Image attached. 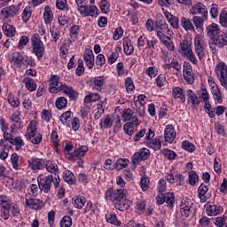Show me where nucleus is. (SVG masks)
<instances>
[{"label": "nucleus", "mask_w": 227, "mask_h": 227, "mask_svg": "<svg viewBox=\"0 0 227 227\" xmlns=\"http://www.w3.org/2000/svg\"><path fill=\"white\" fill-rule=\"evenodd\" d=\"M59 182H61L59 176L54 177L52 175L43 176V174H41L37 176L39 191L44 194H49V192H51L52 183L55 189H58V187H59Z\"/></svg>", "instance_id": "obj_1"}, {"label": "nucleus", "mask_w": 227, "mask_h": 227, "mask_svg": "<svg viewBox=\"0 0 227 227\" xmlns=\"http://www.w3.org/2000/svg\"><path fill=\"white\" fill-rule=\"evenodd\" d=\"M179 48L181 54H184L190 63L193 64L195 67H198L199 61L198 58H196V55L194 54V51H192V43L187 39L183 40L179 43Z\"/></svg>", "instance_id": "obj_2"}, {"label": "nucleus", "mask_w": 227, "mask_h": 227, "mask_svg": "<svg viewBox=\"0 0 227 227\" xmlns=\"http://www.w3.org/2000/svg\"><path fill=\"white\" fill-rule=\"evenodd\" d=\"M31 44L33 49V53L35 58L40 61L42 58H43V54H45V46L42 39L40 38V35L34 34L31 38Z\"/></svg>", "instance_id": "obj_3"}, {"label": "nucleus", "mask_w": 227, "mask_h": 227, "mask_svg": "<svg viewBox=\"0 0 227 227\" xmlns=\"http://www.w3.org/2000/svg\"><path fill=\"white\" fill-rule=\"evenodd\" d=\"M37 130V123L35 121H31L28 124L27 134L33 145H40L42 143V134L38 133Z\"/></svg>", "instance_id": "obj_4"}, {"label": "nucleus", "mask_w": 227, "mask_h": 227, "mask_svg": "<svg viewBox=\"0 0 227 227\" xmlns=\"http://www.w3.org/2000/svg\"><path fill=\"white\" fill-rule=\"evenodd\" d=\"M155 33L159 40L165 38L166 36H173V30L169 27V25L166 21L160 20L156 22Z\"/></svg>", "instance_id": "obj_5"}, {"label": "nucleus", "mask_w": 227, "mask_h": 227, "mask_svg": "<svg viewBox=\"0 0 227 227\" xmlns=\"http://www.w3.org/2000/svg\"><path fill=\"white\" fill-rule=\"evenodd\" d=\"M125 196H127L125 189L113 190L112 188H109L105 194L106 200L107 201H113L114 205L123 200Z\"/></svg>", "instance_id": "obj_6"}, {"label": "nucleus", "mask_w": 227, "mask_h": 227, "mask_svg": "<svg viewBox=\"0 0 227 227\" xmlns=\"http://www.w3.org/2000/svg\"><path fill=\"white\" fill-rule=\"evenodd\" d=\"M180 214L182 217H191V215H194V204L191 202L187 199H183L179 205Z\"/></svg>", "instance_id": "obj_7"}, {"label": "nucleus", "mask_w": 227, "mask_h": 227, "mask_svg": "<svg viewBox=\"0 0 227 227\" xmlns=\"http://www.w3.org/2000/svg\"><path fill=\"white\" fill-rule=\"evenodd\" d=\"M155 137V131L149 129L148 133L145 134V145L148 148H153V150H160L162 142L159 138Z\"/></svg>", "instance_id": "obj_8"}, {"label": "nucleus", "mask_w": 227, "mask_h": 227, "mask_svg": "<svg viewBox=\"0 0 227 227\" xmlns=\"http://www.w3.org/2000/svg\"><path fill=\"white\" fill-rule=\"evenodd\" d=\"M215 74L220 81L221 86L227 88V67L224 62H220L215 67Z\"/></svg>", "instance_id": "obj_9"}, {"label": "nucleus", "mask_w": 227, "mask_h": 227, "mask_svg": "<svg viewBox=\"0 0 227 227\" xmlns=\"http://www.w3.org/2000/svg\"><path fill=\"white\" fill-rule=\"evenodd\" d=\"M183 76L186 84H194V72L192 71V65L188 61H184L183 64Z\"/></svg>", "instance_id": "obj_10"}, {"label": "nucleus", "mask_w": 227, "mask_h": 227, "mask_svg": "<svg viewBox=\"0 0 227 227\" xmlns=\"http://www.w3.org/2000/svg\"><path fill=\"white\" fill-rule=\"evenodd\" d=\"M150 157V150L146 148L140 149L137 153H136L132 156V165L134 169H136V166L141 162V160H146Z\"/></svg>", "instance_id": "obj_11"}, {"label": "nucleus", "mask_w": 227, "mask_h": 227, "mask_svg": "<svg viewBox=\"0 0 227 227\" xmlns=\"http://www.w3.org/2000/svg\"><path fill=\"white\" fill-rule=\"evenodd\" d=\"M63 82H59V77L56 74L51 76L49 91L50 93H59L63 90Z\"/></svg>", "instance_id": "obj_12"}, {"label": "nucleus", "mask_w": 227, "mask_h": 227, "mask_svg": "<svg viewBox=\"0 0 227 227\" xmlns=\"http://www.w3.org/2000/svg\"><path fill=\"white\" fill-rule=\"evenodd\" d=\"M26 198V207L31 208V210H42L43 208V201L40 199H35L29 197L28 195L25 196Z\"/></svg>", "instance_id": "obj_13"}, {"label": "nucleus", "mask_w": 227, "mask_h": 227, "mask_svg": "<svg viewBox=\"0 0 227 227\" xmlns=\"http://www.w3.org/2000/svg\"><path fill=\"white\" fill-rule=\"evenodd\" d=\"M78 12H80L82 17H95V15H98V8L95 5H88V4L78 8Z\"/></svg>", "instance_id": "obj_14"}, {"label": "nucleus", "mask_w": 227, "mask_h": 227, "mask_svg": "<svg viewBox=\"0 0 227 227\" xmlns=\"http://www.w3.org/2000/svg\"><path fill=\"white\" fill-rule=\"evenodd\" d=\"M28 168L34 171H40V169H43L45 168V160L40 158H30L27 160Z\"/></svg>", "instance_id": "obj_15"}, {"label": "nucleus", "mask_w": 227, "mask_h": 227, "mask_svg": "<svg viewBox=\"0 0 227 227\" xmlns=\"http://www.w3.org/2000/svg\"><path fill=\"white\" fill-rule=\"evenodd\" d=\"M20 7L19 5H10L1 11V15L4 19H10L15 17L19 13Z\"/></svg>", "instance_id": "obj_16"}, {"label": "nucleus", "mask_w": 227, "mask_h": 227, "mask_svg": "<svg viewBox=\"0 0 227 227\" xmlns=\"http://www.w3.org/2000/svg\"><path fill=\"white\" fill-rule=\"evenodd\" d=\"M83 61H85L86 67L91 69L95 67V54H93V50L85 49L83 53Z\"/></svg>", "instance_id": "obj_17"}, {"label": "nucleus", "mask_w": 227, "mask_h": 227, "mask_svg": "<svg viewBox=\"0 0 227 227\" xmlns=\"http://www.w3.org/2000/svg\"><path fill=\"white\" fill-rule=\"evenodd\" d=\"M190 13L192 15H202V17H207L208 15V11L207 10V6H205L201 3H198L192 5L190 10Z\"/></svg>", "instance_id": "obj_18"}, {"label": "nucleus", "mask_w": 227, "mask_h": 227, "mask_svg": "<svg viewBox=\"0 0 227 227\" xmlns=\"http://www.w3.org/2000/svg\"><path fill=\"white\" fill-rule=\"evenodd\" d=\"M9 61L14 68H20L22 67V61H24V57H22L20 52L15 51L10 56Z\"/></svg>", "instance_id": "obj_19"}, {"label": "nucleus", "mask_w": 227, "mask_h": 227, "mask_svg": "<svg viewBox=\"0 0 227 227\" xmlns=\"http://www.w3.org/2000/svg\"><path fill=\"white\" fill-rule=\"evenodd\" d=\"M164 17L166 18L168 24L173 27V29H179L180 27V20L178 17L171 14V12L165 11L163 12Z\"/></svg>", "instance_id": "obj_20"}, {"label": "nucleus", "mask_w": 227, "mask_h": 227, "mask_svg": "<svg viewBox=\"0 0 227 227\" xmlns=\"http://www.w3.org/2000/svg\"><path fill=\"white\" fill-rule=\"evenodd\" d=\"M207 36L214 41V39L221 33L219 29V25L212 23L206 27Z\"/></svg>", "instance_id": "obj_21"}, {"label": "nucleus", "mask_w": 227, "mask_h": 227, "mask_svg": "<svg viewBox=\"0 0 227 227\" xmlns=\"http://www.w3.org/2000/svg\"><path fill=\"white\" fill-rule=\"evenodd\" d=\"M176 137V132L173 125H167L164 131V138L167 143H173Z\"/></svg>", "instance_id": "obj_22"}, {"label": "nucleus", "mask_w": 227, "mask_h": 227, "mask_svg": "<svg viewBox=\"0 0 227 227\" xmlns=\"http://www.w3.org/2000/svg\"><path fill=\"white\" fill-rule=\"evenodd\" d=\"M186 97L188 104H191L192 107H198L200 106V98L192 90H186Z\"/></svg>", "instance_id": "obj_23"}, {"label": "nucleus", "mask_w": 227, "mask_h": 227, "mask_svg": "<svg viewBox=\"0 0 227 227\" xmlns=\"http://www.w3.org/2000/svg\"><path fill=\"white\" fill-rule=\"evenodd\" d=\"M172 97L174 98H178L181 104H185V90L181 87H173L172 88Z\"/></svg>", "instance_id": "obj_24"}, {"label": "nucleus", "mask_w": 227, "mask_h": 227, "mask_svg": "<svg viewBox=\"0 0 227 227\" xmlns=\"http://www.w3.org/2000/svg\"><path fill=\"white\" fill-rule=\"evenodd\" d=\"M221 212H223V207H221V205H219V204L209 205V206H207V207H206V214L209 217H214L215 215H219V214H221Z\"/></svg>", "instance_id": "obj_25"}, {"label": "nucleus", "mask_w": 227, "mask_h": 227, "mask_svg": "<svg viewBox=\"0 0 227 227\" xmlns=\"http://www.w3.org/2000/svg\"><path fill=\"white\" fill-rule=\"evenodd\" d=\"M44 168H46V171H48V173L58 176V173H59V168L58 167V163H56V161L47 160L46 162H44Z\"/></svg>", "instance_id": "obj_26"}, {"label": "nucleus", "mask_w": 227, "mask_h": 227, "mask_svg": "<svg viewBox=\"0 0 227 227\" xmlns=\"http://www.w3.org/2000/svg\"><path fill=\"white\" fill-rule=\"evenodd\" d=\"M165 180L169 182V184H175V182H179V185H184V176L182 174L167 173L165 176Z\"/></svg>", "instance_id": "obj_27"}, {"label": "nucleus", "mask_w": 227, "mask_h": 227, "mask_svg": "<svg viewBox=\"0 0 227 227\" xmlns=\"http://www.w3.org/2000/svg\"><path fill=\"white\" fill-rule=\"evenodd\" d=\"M180 24L183 29H184V31H192V33H194L196 31V28L194 27L192 21H191L189 18L182 17L180 19Z\"/></svg>", "instance_id": "obj_28"}, {"label": "nucleus", "mask_w": 227, "mask_h": 227, "mask_svg": "<svg viewBox=\"0 0 227 227\" xmlns=\"http://www.w3.org/2000/svg\"><path fill=\"white\" fill-rule=\"evenodd\" d=\"M207 192H208V186L201 184L198 188V198L200 199V203H206L208 200V198H207Z\"/></svg>", "instance_id": "obj_29"}, {"label": "nucleus", "mask_w": 227, "mask_h": 227, "mask_svg": "<svg viewBox=\"0 0 227 227\" xmlns=\"http://www.w3.org/2000/svg\"><path fill=\"white\" fill-rule=\"evenodd\" d=\"M0 148H2L0 159H2V160H4V159H8V153H10V148H12V145H9L8 142L4 141L2 138L0 139Z\"/></svg>", "instance_id": "obj_30"}, {"label": "nucleus", "mask_w": 227, "mask_h": 227, "mask_svg": "<svg viewBox=\"0 0 227 227\" xmlns=\"http://www.w3.org/2000/svg\"><path fill=\"white\" fill-rule=\"evenodd\" d=\"M88 152V146L82 145L81 147L75 149L70 155V159L75 160L81 157H84Z\"/></svg>", "instance_id": "obj_31"}, {"label": "nucleus", "mask_w": 227, "mask_h": 227, "mask_svg": "<svg viewBox=\"0 0 227 227\" xmlns=\"http://www.w3.org/2000/svg\"><path fill=\"white\" fill-rule=\"evenodd\" d=\"M65 95L75 100L79 97V93L74 90L72 87H68L67 84H64L61 90Z\"/></svg>", "instance_id": "obj_32"}, {"label": "nucleus", "mask_w": 227, "mask_h": 227, "mask_svg": "<svg viewBox=\"0 0 227 227\" xmlns=\"http://www.w3.org/2000/svg\"><path fill=\"white\" fill-rule=\"evenodd\" d=\"M114 205V208H116V210H120L121 212H125L130 208V202L124 199L115 202Z\"/></svg>", "instance_id": "obj_33"}, {"label": "nucleus", "mask_w": 227, "mask_h": 227, "mask_svg": "<svg viewBox=\"0 0 227 227\" xmlns=\"http://www.w3.org/2000/svg\"><path fill=\"white\" fill-rule=\"evenodd\" d=\"M2 29L4 31V35L8 36V38H13L17 33V30L14 28V27L9 25L8 23H4L2 27Z\"/></svg>", "instance_id": "obj_34"}, {"label": "nucleus", "mask_w": 227, "mask_h": 227, "mask_svg": "<svg viewBox=\"0 0 227 227\" xmlns=\"http://www.w3.org/2000/svg\"><path fill=\"white\" fill-rule=\"evenodd\" d=\"M43 20L44 24H51V22L54 20V14L52 13V10H51L49 5L44 7Z\"/></svg>", "instance_id": "obj_35"}, {"label": "nucleus", "mask_w": 227, "mask_h": 227, "mask_svg": "<svg viewBox=\"0 0 227 227\" xmlns=\"http://www.w3.org/2000/svg\"><path fill=\"white\" fill-rule=\"evenodd\" d=\"M63 179L69 185H74V184H75V182H77V179L75 178V176L70 170L64 171Z\"/></svg>", "instance_id": "obj_36"}, {"label": "nucleus", "mask_w": 227, "mask_h": 227, "mask_svg": "<svg viewBox=\"0 0 227 227\" xmlns=\"http://www.w3.org/2000/svg\"><path fill=\"white\" fill-rule=\"evenodd\" d=\"M120 52H121V47L116 46L115 51L107 57V61L110 65H113L118 61V59L120 58Z\"/></svg>", "instance_id": "obj_37"}, {"label": "nucleus", "mask_w": 227, "mask_h": 227, "mask_svg": "<svg viewBox=\"0 0 227 227\" xmlns=\"http://www.w3.org/2000/svg\"><path fill=\"white\" fill-rule=\"evenodd\" d=\"M72 203L75 208H78V210H81L84 205H86V198L82 196H77L73 198Z\"/></svg>", "instance_id": "obj_38"}, {"label": "nucleus", "mask_w": 227, "mask_h": 227, "mask_svg": "<svg viewBox=\"0 0 227 227\" xmlns=\"http://www.w3.org/2000/svg\"><path fill=\"white\" fill-rule=\"evenodd\" d=\"M195 57L197 58L200 67V63H205V58H207V54L205 53V48H194Z\"/></svg>", "instance_id": "obj_39"}, {"label": "nucleus", "mask_w": 227, "mask_h": 227, "mask_svg": "<svg viewBox=\"0 0 227 227\" xmlns=\"http://www.w3.org/2000/svg\"><path fill=\"white\" fill-rule=\"evenodd\" d=\"M213 42L217 47H224V45H227V35L224 34H220L213 39Z\"/></svg>", "instance_id": "obj_40"}, {"label": "nucleus", "mask_w": 227, "mask_h": 227, "mask_svg": "<svg viewBox=\"0 0 227 227\" xmlns=\"http://www.w3.org/2000/svg\"><path fill=\"white\" fill-rule=\"evenodd\" d=\"M164 68L168 70H171V68H174L175 70H176V72H180V70H182V64H180L178 60L172 59L169 63L164 65Z\"/></svg>", "instance_id": "obj_41"}, {"label": "nucleus", "mask_w": 227, "mask_h": 227, "mask_svg": "<svg viewBox=\"0 0 227 227\" xmlns=\"http://www.w3.org/2000/svg\"><path fill=\"white\" fill-rule=\"evenodd\" d=\"M123 51L127 56H132V54H134V46L130 40L126 39L123 41Z\"/></svg>", "instance_id": "obj_42"}, {"label": "nucleus", "mask_w": 227, "mask_h": 227, "mask_svg": "<svg viewBox=\"0 0 227 227\" xmlns=\"http://www.w3.org/2000/svg\"><path fill=\"white\" fill-rule=\"evenodd\" d=\"M23 82L26 85V88H27V90H28V91L36 90V82H35V80H33V78L25 77L23 79Z\"/></svg>", "instance_id": "obj_43"}, {"label": "nucleus", "mask_w": 227, "mask_h": 227, "mask_svg": "<svg viewBox=\"0 0 227 227\" xmlns=\"http://www.w3.org/2000/svg\"><path fill=\"white\" fill-rule=\"evenodd\" d=\"M106 220L110 224H114V226H121V221L118 220V217L115 214L108 213L106 215Z\"/></svg>", "instance_id": "obj_44"}, {"label": "nucleus", "mask_w": 227, "mask_h": 227, "mask_svg": "<svg viewBox=\"0 0 227 227\" xmlns=\"http://www.w3.org/2000/svg\"><path fill=\"white\" fill-rule=\"evenodd\" d=\"M171 35H167L166 37H163L160 39V42H162L163 45L167 47L168 51H175V43L171 40Z\"/></svg>", "instance_id": "obj_45"}, {"label": "nucleus", "mask_w": 227, "mask_h": 227, "mask_svg": "<svg viewBox=\"0 0 227 227\" xmlns=\"http://www.w3.org/2000/svg\"><path fill=\"white\" fill-rule=\"evenodd\" d=\"M192 20L197 31H203V26L205 24V20H203V18L194 16Z\"/></svg>", "instance_id": "obj_46"}, {"label": "nucleus", "mask_w": 227, "mask_h": 227, "mask_svg": "<svg viewBox=\"0 0 227 227\" xmlns=\"http://www.w3.org/2000/svg\"><path fill=\"white\" fill-rule=\"evenodd\" d=\"M165 203L168 208H173L175 207V194L172 192L164 193Z\"/></svg>", "instance_id": "obj_47"}, {"label": "nucleus", "mask_w": 227, "mask_h": 227, "mask_svg": "<svg viewBox=\"0 0 227 227\" xmlns=\"http://www.w3.org/2000/svg\"><path fill=\"white\" fill-rule=\"evenodd\" d=\"M211 93L215 98V100L218 103L221 104L223 102V93H221V90H219V87H213L211 89Z\"/></svg>", "instance_id": "obj_48"}, {"label": "nucleus", "mask_w": 227, "mask_h": 227, "mask_svg": "<svg viewBox=\"0 0 227 227\" xmlns=\"http://www.w3.org/2000/svg\"><path fill=\"white\" fill-rule=\"evenodd\" d=\"M73 117L74 113H72V111H67L60 115V121L63 123V125H68Z\"/></svg>", "instance_id": "obj_49"}, {"label": "nucleus", "mask_w": 227, "mask_h": 227, "mask_svg": "<svg viewBox=\"0 0 227 227\" xmlns=\"http://www.w3.org/2000/svg\"><path fill=\"white\" fill-rule=\"evenodd\" d=\"M129 166V160L128 159H118L114 165V168L117 169V171H121Z\"/></svg>", "instance_id": "obj_50"}, {"label": "nucleus", "mask_w": 227, "mask_h": 227, "mask_svg": "<svg viewBox=\"0 0 227 227\" xmlns=\"http://www.w3.org/2000/svg\"><path fill=\"white\" fill-rule=\"evenodd\" d=\"M146 102H148V98H146V96L140 94L137 96V98H134V104L136 107H141V106H146Z\"/></svg>", "instance_id": "obj_51"}, {"label": "nucleus", "mask_w": 227, "mask_h": 227, "mask_svg": "<svg viewBox=\"0 0 227 227\" xmlns=\"http://www.w3.org/2000/svg\"><path fill=\"white\" fill-rule=\"evenodd\" d=\"M7 207L9 208V212H11L12 217H19L20 214V207H19V205L11 202Z\"/></svg>", "instance_id": "obj_52"}, {"label": "nucleus", "mask_w": 227, "mask_h": 227, "mask_svg": "<svg viewBox=\"0 0 227 227\" xmlns=\"http://www.w3.org/2000/svg\"><path fill=\"white\" fill-rule=\"evenodd\" d=\"M194 48H205V41L203 40V35L201 34H198L194 37V43H193Z\"/></svg>", "instance_id": "obj_53"}, {"label": "nucleus", "mask_w": 227, "mask_h": 227, "mask_svg": "<svg viewBox=\"0 0 227 227\" xmlns=\"http://www.w3.org/2000/svg\"><path fill=\"white\" fill-rule=\"evenodd\" d=\"M11 145H13L15 146L16 151H19L26 144L24 143V140L22 139V137H15L14 138H12V141L11 142Z\"/></svg>", "instance_id": "obj_54"}, {"label": "nucleus", "mask_w": 227, "mask_h": 227, "mask_svg": "<svg viewBox=\"0 0 227 227\" xmlns=\"http://www.w3.org/2000/svg\"><path fill=\"white\" fill-rule=\"evenodd\" d=\"M132 116H134V111L130 108H126L121 113L122 121H130Z\"/></svg>", "instance_id": "obj_55"}, {"label": "nucleus", "mask_w": 227, "mask_h": 227, "mask_svg": "<svg viewBox=\"0 0 227 227\" xmlns=\"http://www.w3.org/2000/svg\"><path fill=\"white\" fill-rule=\"evenodd\" d=\"M93 84L97 87V90L100 91V90H102V86L106 84V79H104V76L94 77Z\"/></svg>", "instance_id": "obj_56"}, {"label": "nucleus", "mask_w": 227, "mask_h": 227, "mask_svg": "<svg viewBox=\"0 0 227 227\" xmlns=\"http://www.w3.org/2000/svg\"><path fill=\"white\" fill-rule=\"evenodd\" d=\"M100 100V95L98 93H90L84 98L85 104H90L91 102H97Z\"/></svg>", "instance_id": "obj_57"}, {"label": "nucleus", "mask_w": 227, "mask_h": 227, "mask_svg": "<svg viewBox=\"0 0 227 227\" xmlns=\"http://www.w3.org/2000/svg\"><path fill=\"white\" fill-rule=\"evenodd\" d=\"M125 88L128 93H132V91L136 90V86L134 85V81L132 80V78L127 77L125 79Z\"/></svg>", "instance_id": "obj_58"}, {"label": "nucleus", "mask_w": 227, "mask_h": 227, "mask_svg": "<svg viewBox=\"0 0 227 227\" xmlns=\"http://www.w3.org/2000/svg\"><path fill=\"white\" fill-rule=\"evenodd\" d=\"M99 125L101 129H110V127H113V121L111 120V115H106L103 121L101 120Z\"/></svg>", "instance_id": "obj_59"}, {"label": "nucleus", "mask_w": 227, "mask_h": 227, "mask_svg": "<svg viewBox=\"0 0 227 227\" xmlns=\"http://www.w3.org/2000/svg\"><path fill=\"white\" fill-rule=\"evenodd\" d=\"M67 104H68V100H67V98L65 97L58 98L55 102L57 109H65V107H67Z\"/></svg>", "instance_id": "obj_60"}, {"label": "nucleus", "mask_w": 227, "mask_h": 227, "mask_svg": "<svg viewBox=\"0 0 227 227\" xmlns=\"http://www.w3.org/2000/svg\"><path fill=\"white\" fill-rule=\"evenodd\" d=\"M188 180H189L190 185L194 186L196 185V184H198L200 177L198 176V174H196V172L190 171Z\"/></svg>", "instance_id": "obj_61"}, {"label": "nucleus", "mask_w": 227, "mask_h": 227, "mask_svg": "<svg viewBox=\"0 0 227 227\" xmlns=\"http://www.w3.org/2000/svg\"><path fill=\"white\" fill-rule=\"evenodd\" d=\"M56 6L58 10H61L62 12H68V4L67 0H57Z\"/></svg>", "instance_id": "obj_62"}, {"label": "nucleus", "mask_w": 227, "mask_h": 227, "mask_svg": "<svg viewBox=\"0 0 227 227\" xmlns=\"http://www.w3.org/2000/svg\"><path fill=\"white\" fill-rule=\"evenodd\" d=\"M50 33L51 37L53 38V42H58V39L59 38L61 32L59 31V28L56 27H51L50 28Z\"/></svg>", "instance_id": "obj_63"}, {"label": "nucleus", "mask_w": 227, "mask_h": 227, "mask_svg": "<svg viewBox=\"0 0 227 227\" xmlns=\"http://www.w3.org/2000/svg\"><path fill=\"white\" fill-rule=\"evenodd\" d=\"M61 227H70L72 226V218L68 215L64 216L60 221Z\"/></svg>", "instance_id": "obj_64"}]
</instances>
